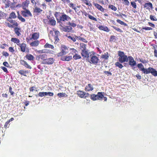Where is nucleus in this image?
Returning a JSON list of instances; mask_svg holds the SVG:
<instances>
[{"instance_id": "obj_7", "label": "nucleus", "mask_w": 157, "mask_h": 157, "mask_svg": "<svg viewBox=\"0 0 157 157\" xmlns=\"http://www.w3.org/2000/svg\"><path fill=\"white\" fill-rule=\"evenodd\" d=\"M77 95L81 98H86L89 96L90 94L88 93H86L85 92L81 90H78L77 92Z\"/></svg>"}, {"instance_id": "obj_61", "label": "nucleus", "mask_w": 157, "mask_h": 157, "mask_svg": "<svg viewBox=\"0 0 157 157\" xmlns=\"http://www.w3.org/2000/svg\"><path fill=\"white\" fill-rule=\"evenodd\" d=\"M36 88L35 86H33L29 88V91L30 92H33L35 90Z\"/></svg>"}, {"instance_id": "obj_36", "label": "nucleus", "mask_w": 157, "mask_h": 157, "mask_svg": "<svg viewBox=\"0 0 157 157\" xmlns=\"http://www.w3.org/2000/svg\"><path fill=\"white\" fill-rule=\"evenodd\" d=\"M115 65L116 66L118 67V68L120 69H121L123 67V65L121 64V63L119 61H117L116 62L115 64Z\"/></svg>"}, {"instance_id": "obj_42", "label": "nucleus", "mask_w": 157, "mask_h": 157, "mask_svg": "<svg viewBox=\"0 0 157 157\" xmlns=\"http://www.w3.org/2000/svg\"><path fill=\"white\" fill-rule=\"evenodd\" d=\"M116 21L117 23H119L122 25H123L124 26H126L127 25L126 23H125L124 21H122L119 19H117Z\"/></svg>"}, {"instance_id": "obj_14", "label": "nucleus", "mask_w": 157, "mask_h": 157, "mask_svg": "<svg viewBox=\"0 0 157 157\" xmlns=\"http://www.w3.org/2000/svg\"><path fill=\"white\" fill-rule=\"evenodd\" d=\"M144 8L149 10L152 9L153 8L152 4L150 2L146 3L144 5Z\"/></svg>"}, {"instance_id": "obj_44", "label": "nucleus", "mask_w": 157, "mask_h": 157, "mask_svg": "<svg viewBox=\"0 0 157 157\" xmlns=\"http://www.w3.org/2000/svg\"><path fill=\"white\" fill-rule=\"evenodd\" d=\"M53 30L54 32V36H59L60 35V32L59 31L55 30V29L54 28L53 29Z\"/></svg>"}, {"instance_id": "obj_57", "label": "nucleus", "mask_w": 157, "mask_h": 157, "mask_svg": "<svg viewBox=\"0 0 157 157\" xmlns=\"http://www.w3.org/2000/svg\"><path fill=\"white\" fill-rule=\"evenodd\" d=\"M19 29L18 28H15L14 29V31L15 33L19 36L20 34V32H19Z\"/></svg>"}, {"instance_id": "obj_51", "label": "nucleus", "mask_w": 157, "mask_h": 157, "mask_svg": "<svg viewBox=\"0 0 157 157\" xmlns=\"http://www.w3.org/2000/svg\"><path fill=\"white\" fill-rule=\"evenodd\" d=\"M88 17L90 20H93L95 21H97V19L96 18L94 17L90 14L88 15Z\"/></svg>"}, {"instance_id": "obj_35", "label": "nucleus", "mask_w": 157, "mask_h": 157, "mask_svg": "<svg viewBox=\"0 0 157 157\" xmlns=\"http://www.w3.org/2000/svg\"><path fill=\"white\" fill-rule=\"evenodd\" d=\"M109 40L110 42H115L116 41V37L114 36H111Z\"/></svg>"}, {"instance_id": "obj_17", "label": "nucleus", "mask_w": 157, "mask_h": 157, "mask_svg": "<svg viewBox=\"0 0 157 157\" xmlns=\"http://www.w3.org/2000/svg\"><path fill=\"white\" fill-rule=\"evenodd\" d=\"M61 57V60L63 61H69L72 60V56H65Z\"/></svg>"}, {"instance_id": "obj_56", "label": "nucleus", "mask_w": 157, "mask_h": 157, "mask_svg": "<svg viewBox=\"0 0 157 157\" xmlns=\"http://www.w3.org/2000/svg\"><path fill=\"white\" fill-rule=\"evenodd\" d=\"M131 5L132 7L134 9H136L137 7V6L136 3L134 2H131Z\"/></svg>"}, {"instance_id": "obj_15", "label": "nucleus", "mask_w": 157, "mask_h": 157, "mask_svg": "<svg viewBox=\"0 0 157 157\" xmlns=\"http://www.w3.org/2000/svg\"><path fill=\"white\" fill-rule=\"evenodd\" d=\"M94 89V88L92 85L90 83H89L86 86L85 90L86 91L89 92L92 91Z\"/></svg>"}, {"instance_id": "obj_41", "label": "nucleus", "mask_w": 157, "mask_h": 157, "mask_svg": "<svg viewBox=\"0 0 157 157\" xmlns=\"http://www.w3.org/2000/svg\"><path fill=\"white\" fill-rule=\"evenodd\" d=\"M16 15L15 13L13 12H12L10 13L9 18H15L16 17Z\"/></svg>"}, {"instance_id": "obj_24", "label": "nucleus", "mask_w": 157, "mask_h": 157, "mask_svg": "<svg viewBox=\"0 0 157 157\" xmlns=\"http://www.w3.org/2000/svg\"><path fill=\"white\" fill-rule=\"evenodd\" d=\"M54 61V59L53 58H50L47 59L44 63L47 64H52L53 63Z\"/></svg>"}, {"instance_id": "obj_55", "label": "nucleus", "mask_w": 157, "mask_h": 157, "mask_svg": "<svg viewBox=\"0 0 157 157\" xmlns=\"http://www.w3.org/2000/svg\"><path fill=\"white\" fill-rule=\"evenodd\" d=\"M150 19L152 21H157V19L154 16L150 15Z\"/></svg>"}, {"instance_id": "obj_49", "label": "nucleus", "mask_w": 157, "mask_h": 157, "mask_svg": "<svg viewBox=\"0 0 157 157\" xmlns=\"http://www.w3.org/2000/svg\"><path fill=\"white\" fill-rule=\"evenodd\" d=\"M54 39L55 40V42L54 43L55 44H57L59 41V36H54Z\"/></svg>"}, {"instance_id": "obj_53", "label": "nucleus", "mask_w": 157, "mask_h": 157, "mask_svg": "<svg viewBox=\"0 0 157 157\" xmlns=\"http://www.w3.org/2000/svg\"><path fill=\"white\" fill-rule=\"evenodd\" d=\"M68 25L70 26L73 27H75L76 26V24L74 22H68Z\"/></svg>"}, {"instance_id": "obj_64", "label": "nucleus", "mask_w": 157, "mask_h": 157, "mask_svg": "<svg viewBox=\"0 0 157 157\" xmlns=\"http://www.w3.org/2000/svg\"><path fill=\"white\" fill-rule=\"evenodd\" d=\"M82 13L86 17L88 16V15H89V14H88L84 10L83 11H82Z\"/></svg>"}, {"instance_id": "obj_26", "label": "nucleus", "mask_w": 157, "mask_h": 157, "mask_svg": "<svg viewBox=\"0 0 157 157\" xmlns=\"http://www.w3.org/2000/svg\"><path fill=\"white\" fill-rule=\"evenodd\" d=\"M34 7L35 8L33 9L34 13H35L38 14L43 11V10L40 8L38 7L36 5L34 6Z\"/></svg>"}, {"instance_id": "obj_21", "label": "nucleus", "mask_w": 157, "mask_h": 157, "mask_svg": "<svg viewBox=\"0 0 157 157\" xmlns=\"http://www.w3.org/2000/svg\"><path fill=\"white\" fill-rule=\"evenodd\" d=\"M38 52L40 53H46L53 54L54 51L49 49H43L39 51Z\"/></svg>"}, {"instance_id": "obj_6", "label": "nucleus", "mask_w": 157, "mask_h": 157, "mask_svg": "<svg viewBox=\"0 0 157 157\" xmlns=\"http://www.w3.org/2000/svg\"><path fill=\"white\" fill-rule=\"evenodd\" d=\"M103 97V93L98 92L97 94H91L90 98L93 101H95L97 100H102Z\"/></svg>"}, {"instance_id": "obj_3", "label": "nucleus", "mask_w": 157, "mask_h": 157, "mask_svg": "<svg viewBox=\"0 0 157 157\" xmlns=\"http://www.w3.org/2000/svg\"><path fill=\"white\" fill-rule=\"evenodd\" d=\"M118 54L119 56L118 60L121 63L127 62L128 61V57L127 56L125 55L123 52L119 51L118 52Z\"/></svg>"}, {"instance_id": "obj_23", "label": "nucleus", "mask_w": 157, "mask_h": 157, "mask_svg": "<svg viewBox=\"0 0 157 157\" xmlns=\"http://www.w3.org/2000/svg\"><path fill=\"white\" fill-rule=\"evenodd\" d=\"M80 6H77L75 8L74 10L75 13L78 15L80 16L81 15V13L82 11L80 9Z\"/></svg>"}, {"instance_id": "obj_59", "label": "nucleus", "mask_w": 157, "mask_h": 157, "mask_svg": "<svg viewBox=\"0 0 157 157\" xmlns=\"http://www.w3.org/2000/svg\"><path fill=\"white\" fill-rule=\"evenodd\" d=\"M143 29L145 30H152V28L150 27H144L142 28L141 30H142Z\"/></svg>"}, {"instance_id": "obj_9", "label": "nucleus", "mask_w": 157, "mask_h": 157, "mask_svg": "<svg viewBox=\"0 0 157 157\" xmlns=\"http://www.w3.org/2000/svg\"><path fill=\"white\" fill-rule=\"evenodd\" d=\"M71 19V18L70 17L66 14H63L60 17L59 21H58V22H59V21H65Z\"/></svg>"}, {"instance_id": "obj_37", "label": "nucleus", "mask_w": 157, "mask_h": 157, "mask_svg": "<svg viewBox=\"0 0 157 157\" xmlns=\"http://www.w3.org/2000/svg\"><path fill=\"white\" fill-rule=\"evenodd\" d=\"M76 38H77V39L80 40L84 42L87 43L88 41L84 38L81 37L80 36L76 37Z\"/></svg>"}, {"instance_id": "obj_19", "label": "nucleus", "mask_w": 157, "mask_h": 157, "mask_svg": "<svg viewBox=\"0 0 157 157\" xmlns=\"http://www.w3.org/2000/svg\"><path fill=\"white\" fill-rule=\"evenodd\" d=\"M34 40L32 42L29 43L30 45L32 47H37L40 43V42L39 40Z\"/></svg>"}, {"instance_id": "obj_1", "label": "nucleus", "mask_w": 157, "mask_h": 157, "mask_svg": "<svg viewBox=\"0 0 157 157\" xmlns=\"http://www.w3.org/2000/svg\"><path fill=\"white\" fill-rule=\"evenodd\" d=\"M98 56L99 55H97L95 52L92 51L89 54V55H87L84 59H86V60L91 64L97 65L100 62Z\"/></svg>"}, {"instance_id": "obj_31", "label": "nucleus", "mask_w": 157, "mask_h": 157, "mask_svg": "<svg viewBox=\"0 0 157 157\" xmlns=\"http://www.w3.org/2000/svg\"><path fill=\"white\" fill-rule=\"evenodd\" d=\"M44 47L45 48H50L52 49H54V46L51 44H50L48 43H47L44 46Z\"/></svg>"}, {"instance_id": "obj_40", "label": "nucleus", "mask_w": 157, "mask_h": 157, "mask_svg": "<svg viewBox=\"0 0 157 157\" xmlns=\"http://www.w3.org/2000/svg\"><path fill=\"white\" fill-rule=\"evenodd\" d=\"M140 61L143 63L145 64L147 63L148 62V60L147 59H145L142 58L140 59Z\"/></svg>"}, {"instance_id": "obj_54", "label": "nucleus", "mask_w": 157, "mask_h": 157, "mask_svg": "<svg viewBox=\"0 0 157 157\" xmlns=\"http://www.w3.org/2000/svg\"><path fill=\"white\" fill-rule=\"evenodd\" d=\"M123 1V3L126 6H128L129 5V2L128 0H121Z\"/></svg>"}, {"instance_id": "obj_45", "label": "nucleus", "mask_w": 157, "mask_h": 157, "mask_svg": "<svg viewBox=\"0 0 157 157\" xmlns=\"http://www.w3.org/2000/svg\"><path fill=\"white\" fill-rule=\"evenodd\" d=\"M108 7L109 9H110L114 11H116L117 10V8L113 5H109L108 6Z\"/></svg>"}, {"instance_id": "obj_29", "label": "nucleus", "mask_w": 157, "mask_h": 157, "mask_svg": "<svg viewBox=\"0 0 157 157\" xmlns=\"http://www.w3.org/2000/svg\"><path fill=\"white\" fill-rule=\"evenodd\" d=\"M109 57V53L108 52L104 53V54H102L101 56V58L105 60H107L108 59Z\"/></svg>"}, {"instance_id": "obj_25", "label": "nucleus", "mask_w": 157, "mask_h": 157, "mask_svg": "<svg viewBox=\"0 0 157 157\" xmlns=\"http://www.w3.org/2000/svg\"><path fill=\"white\" fill-rule=\"evenodd\" d=\"M39 37V33H34L32 35L31 39H33L34 40H37Z\"/></svg>"}, {"instance_id": "obj_52", "label": "nucleus", "mask_w": 157, "mask_h": 157, "mask_svg": "<svg viewBox=\"0 0 157 157\" xmlns=\"http://www.w3.org/2000/svg\"><path fill=\"white\" fill-rule=\"evenodd\" d=\"M69 3V6L70 7L72 8L74 10L76 6H75L76 5L75 4L73 3H70V2Z\"/></svg>"}, {"instance_id": "obj_48", "label": "nucleus", "mask_w": 157, "mask_h": 157, "mask_svg": "<svg viewBox=\"0 0 157 157\" xmlns=\"http://www.w3.org/2000/svg\"><path fill=\"white\" fill-rule=\"evenodd\" d=\"M111 27L117 32H119L120 33H122L123 32V31L121 29L118 27H117L114 26H112Z\"/></svg>"}, {"instance_id": "obj_32", "label": "nucleus", "mask_w": 157, "mask_h": 157, "mask_svg": "<svg viewBox=\"0 0 157 157\" xmlns=\"http://www.w3.org/2000/svg\"><path fill=\"white\" fill-rule=\"evenodd\" d=\"M67 36L69 39L72 40L74 42L76 41V39H77V38H76V37H78V36L76 35L75 36V37L72 36Z\"/></svg>"}, {"instance_id": "obj_22", "label": "nucleus", "mask_w": 157, "mask_h": 157, "mask_svg": "<svg viewBox=\"0 0 157 157\" xmlns=\"http://www.w3.org/2000/svg\"><path fill=\"white\" fill-rule=\"evenodd\" d=\"M20 48L21 51L23 52H29V50L26 48V44L25 43H22L20 45Z\"/></svg>"}, {"instance_id": "obj_33", "label": "nucleus", "mask_w": 157, "mask_h": 157, "mask_svg": "<svg viewBox=\"0 0 157 157\" xmlns=\"http://www.w3.org/2000/svg\"><path fill=\"white\" fill-rule=\"evenodd\" d=\"M84 4L90 6H92V4L90 1L88 0H81Z\"/></svg>"}, {"instance_id": "obj_62", "label": "nucleus", "mask_w": 157, "mask_h": 157, "mask_svg": "<svg viewBox=\"0 0 157 157\" xmlns=\"http://www.w3.org/2000/svg\"><path fill=\"white\" fill-rule=\"evenodd\" d=\"M9 91L10 93V94L11 95H13L14 94V92L12 91V88L11 86L9 87Z\"/></svg>"}, {"instance_id": "obj_4", "label": "nucleus", "mask_w": 157, "mask_h": 157, "mask_svg": "<svg viewBox=\"0 0 157 157\" xmlns=\"http://www.w3.org/2000/svg\"><path fill=\"white\" fill-rule=\"evenodd\" d=\"M60 51L57 54L58 57H61L66 55L69 52V48L64 45L61 46Z\"/></svg>"}, {"instance_id": "obj_11", "label": "nucleus", "mask_w": 157, "mask_h": 157, "mask_svg": "<svg viewBox=\"0 0 157 157\" xmlns=\"http://www.w3.org/2000/svg\"><path fill=\"white\" fill-rule=\"evenodd\" d=\"M93 4L97 9L102 12H104L106 10L101 5L97 3L93 2Z\"/></svg>"}, {"instance_id": "obj_34", "label": "nucleus", "mask_w": 157, "mask_h": 157, "mask_svg": "<svg viewBox=\"0 0 157 157\" xmlns=\"http://www.w3.org/2000/svg\"><path fill=\"white\" fill-rule=\"evenodd\" d=\"M151 75L155 77L157 76V71L154 68L152 67L151 73Z\"/></svg>"}, {"instance_id": "obj_5", "label": "nucleus", "mask_w": 157, "mask_h": 157, "mask_svg": "<svg viewBox=\"0 0 157 157\" xmlns=\"http://www.w3.org/2000/svg\"><path fill=\"white\" fill-rule=\"evenodd\" d=\"M137 66L140 70L142 71L144 74H147L151 73L152 69L151 67H150L147 69H145L141 63L138 64Z\"/></svg>"}, {"instance_id": "obj_12", "label": "nucleus", "mask_w": 157, "mask_h": 157, "mask_svg": "<svg viewBox=\"0 0 157 157\" xmlns=\"http://www.w3.org/2000/svg\"><path fill=\"white\" fill-rule=\"evenodd\" d=\"M48 23L51 25L54 26L56 25V21L54 17L48 18Z\"/></svg>"}, {"instance_id": "obj_8", "label": "nucleus", "mask_w": 157, "mask_h": 157, "mask_svg": "<svg viewBox=\"0 0 157 157\" xmlns=\"http://www.w3.org/2000/svg\"><path fill=\"white\" fill-rule=\"evenodd\" d=\"M24 10L21 11V14L24 17H32V15L30 11L27 9H24Z\"/></svg>"}, {"instance_id": "obj_47", "label": "nucleus", "mask_w": 157, "mask_h": 157, "mask_svg": "<svg viewBox=\"0 0 157 157\" xmlns=\"http://www.w3.org/2000/svg\"><path fill=\"white\" fill-rule=\"evenodd\" d=\"M70 51H71V53L73 55L74 54H75L78 53V51L74 48H71L70 49Z\"/></svg>"}, {"instance_id": "obj_20", "label": "nucleus", "mask_w": 157, "mask_h": 157, "mask_svg": "<svg viewBox=\"0 0 157 157\" xmlns=\"http://www.w3.org/2000/svg\"><path fill=\"white\" fill-rule=\"evenodd\" d=\"M97 27L101 30H103L107 32H109L110 31L109 29L106 26L99 25Z\"/></svg>"}, {"instance_id": "obj_18", "label": "nucleus", "mask_w": 157, "mask_h": 157, "mask_svg": "<svg viewBox=\"0 0 157 157\" xmlns=\"http://www.w3.org/2000/svg\"><path fill=\"white\" fill-rule=\"evenodd\" d=\"M61 29L62 30L65 32H70L72 31V28L70 26H66L65 27L62 26Z\"/></svg>"}, {"instance_id": "obj_58", "label": "nucleus", "mask_w": 157, "mask_h": 157, "mask_svg": "<svg viewBox=\"0 0 157 157\" xmlns=\"http://www.w3.org/2000/svg\"><path fill=\"white\" fill-rule=\"evenodd\" d=\"M88 26L90 27V31H94V29L93 27V25L91 23L88 24Z\"/></svg>"}, {"instance_id": "obj_30", "label": "nucleus", "mask_w": 157, "mask_h": 157, "mask_svg": "<svg viewBox=\"0 0 157 157\" xmlns=\"http://www.w3.org/2000/svg\"><path fill=\"white\" fill-rule=\"evenodd\" d=\"M73 58L74 59L76 60L81 59L82 58V57L80 55L78 54V53H77L74 55Z\"/></svg>"}, {"instance_id": "obj_50", "label": "nucleus", "mask_w": 157, "mask_h": 157, "mask_svg": "<svg viewBox=\"0 0 157 157\" xmlns=\"http://www.w3.org/2000/svg\"><path fill=\"white\" fill-rule=\"evenodd\" d=\"M66 94L65 93H59L57 94V96L59 98L65 97Z\"/></svg>"}, {"instance_id": "obj_16", "label": "nucleus", "mask_w": 157, "mask_h": 157, "mask_svg": "<svg viewBox=\"0 0 157 157\" xmlns=\"http://www.w3.org/2000/svg\"><path fill=\"white\" fill-rule=\"evenodd\" d=\"M29 3V0H26L22 3L21 5H20V7H21L23 9H26Z\"/></svg>"}, {"instance_id": "obj_39", "label": "nucleus", "mask_w": 157, "mask_h": 157, "mask_svg": "<svg viewBox=\"0 0 157 157\" xmlns=\"http://www.w3.org/2000/svg\"><path fill=\"white\" fill-rule=\"evenodd\" d=\"M11 41L17 44L19 42V40L16 38H12L11 39Z\"/></svg>"}, {"instance_id": "obj_10", "label": "nucleus", "mask_w": 157, "mask_h": 157, "mask_svg": "<svg viewBox=\"0 0 157 157\" xmlns=\"http://www.w3.org/2000/svg\"><path fill=\"white\" fill-rule=\"evenodd\" d=\"M128 59L129 60L128 64L131 67H133L136 65V63L132 56H128Z\"/></svg>"}, {"instance_id": "obj_38", "label": "nucleus", "mask_w": 157, "mask_h": 157, "mask_svg": "<svg viewBox=\"0 0 157 157\" xmlns=\"http://www.w3.org/2000/svg\"><path fill=\"white\" fill-rule=\"evenodd\" d=\"M3 3L5 4L6 7H9L10 5V2L9 0H2Z\"/></svg>"}, {"instance_id": "obj_60", "label": "nucleus", "mask_w": 157, "mask_h": 157, "mask_svg": "<svg viewBox=\"0 0 157 157\" xmlns=\"http://www.w3.org/2000/svg\"><path fill=\"white\" fill-rule=\"evenodd\" d=\"M104 73L105 74L107 75V76H111L112 75V74L111 72L108 71H104Z\"/></svg>"}, {"instance_id": "obj_63", "label": "nucleus", "mask_w": 157, "mask_h": 157, "mask_svg": "<svg viewBox=\"0 0 157 157\" xmlns=\"http://www.w3.org/2000/svg\"><path fill=\"white\" fill-rule=\"evenodd\" d=\"M9 122L7 121H6L4 125V127L5 128H8L9 126Z\"/></svg>"}, {"instance_id": "obj_28", "label": "nucleus", "mask_w": 157, "mask_h": 157, "mask_svg": "<svg viewBox=\"0 0 157 157\" xmlns=\"http://www.w3.org/2000/svg\"><path fill=\"white\" fill-rule=\"evenodd\" d=\"M25 57L29 60H33L34 59V56L31 54H27L25 56Z\"/></svg>"}, {"instance_id": "obj_27", "label": "nucleus", "mask_w": 157, "mask_h": 157, "mask_svg": "<svg viewBox=\"0 0 157 157\" xmlns=\"http://www.w3.org/2000/svg\"><path fill=\"white\" fill-rule=\"evenodd\" d=\"M20 63L22 64L25 67L29 69H31L32 67L31 66L29 65L28 63L25 61L23 60H21L20 62Z\"/></svg>"}, {"instance_id": "obj_43", "label": "nucleus", "mask_w": 157, "mask_h": 157, "mask_svg": "<svg viewBox=\"0 0 157 157\" xmlns=\"http://www.w3.org/2000/svg\"><path fill=\"white\" fill-rule=\"evenodd\" d=\"M29 73L28 71H24L23 70H20V74L23 75L24 76H26V74Z\"/></svg>"}, {"instance_id": "obj_46", "label": "nucleus", "mask_w": 157, "mask_h": 157, "mask_svg": "<svg viewBox=\"0 0 157 157\" xmlns=\"http://www.w3.org/2000/svg\"><path fill=\"white\" fill-rule=\"evenodd\" d=\"M38 95L39 97H43L44 96L47 95V93L46 92H40L38 94Z\"/></svg>"}, {"instance_id": "obj_13", "label": "nucleus", "mask_w": 157, "mask_h": 157, "mask_svg": "<svg viewBox=\"0 0 157 157\" xmlns=\"http://www.w3.org/2000/svg\"><path fill=\"white\" fill-rule=\"evenodd\" d=\"M47 56L46 54H43L40 55L36 57V59L40 61V59L42 60L43 61H45L47 59Z\"/></svg>"}, {"instance_id": "obj_2", "label": "nucleus", "mask_w": 157, "mask_h": 157, "mask_svg": "<svg viewBox=\"0 0 157 157\" xmlns=\"http://www.w3.org/2000/svg\"><path fill=\"white\" fill-rule=\"evenodd\" d=\"M87 45L84 43H80L79 49L81 51V54L82 58L84 59L91 52L87 48Z\"/></svg>"}]
</instances>
